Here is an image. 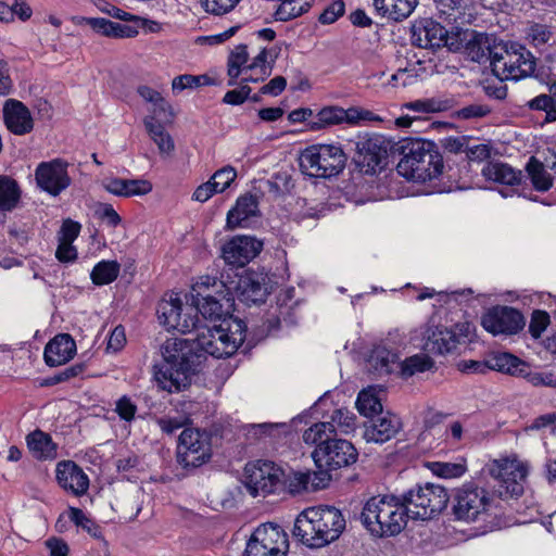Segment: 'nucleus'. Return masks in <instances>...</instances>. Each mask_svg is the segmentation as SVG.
<instances>
[{
  "mask_svg": "<svg viewBox=\"0 0 556 556\" xmlns=\"http://www.w3.org/2000/svg\"><path fill=\"white\" fill-rule=\"evenodd\" d=\"M160 323L168 330H177L181 333L195 331L191 350L203 352L215 358L232 355L245 339V324L229 316L223 318L218 326L208 327L199 325L192 305L184 306L177 293H170L164 298L157 306Z\"/></svg>",
  "mask_w": 556,
  "mask_h": 556,
  "instance_id": "nucleus-1",
  "label": "nucleus"
},
{
  "mask_svg": "<svg viewBox=\"0 0 556 556\" xmlns=\"http://www.w3.org/2000/svg\"><path fill=\"white\" fill-rule=\"evenodd\" d=\"M344 529L345 519L339 509L308 507L296 517L293 535L308 547L320 548L338 540Z\"/></svg>",
  "mask_w": 556,
  "mask_h": 556,
  "instance_id": "nucleus-2",
  "label": "nucleus"
},
{
  "mask_svg": "<svg viewBox=\"0 0 556 556\" xmlns=\"http://www.w3.org/2000/svg\"><path fill=\"white\" fill-rule=\"evenodd\" d=\"M407 518L402 497L394 495L370 497L361 515L365 528L379 538L399 534L405 528Z\"/></svg>",
  "mask_w": 556,
  "mask_h": 556,
  "instance_id": "nucleus-3",
  "label": "nucleus"
},
{
  "mask_svg": "<svg viewBox=\"0 0 556 556\" xmlns=\"http://www.w3.org/2000/svg\"><path fill=\"white\" fill-rule=\"evenodd\" d=\"M185 349V342L177 339L167 340L162 346L163 362L154 372L155 381L162 390L173 393L189 386L197 365Z\"/></svg>",
  "mask_w": 556,
  "mask_h": 556,
  "instance_id": "nucleus-4",
  "label": "nucleus"
},
{
  "mask_svg": "<svg viewBox=\"0 0 556 556\" xmlns=\"http://www.w3.org/2000/svg\"><path fill=\"white\" fill-rule=\"evenodd\" d=\"M405 153L397 164V173L409 180H431L443 169L440 154L434 143L420 139L412 140L405 146Z\"/></svg>",
  "mask_w": 556,
  "mask_h": 556,
  "instance_id": "nucleus-5",
  "label": "nucleus"
},
{
  "mask_svg": "<svg viewBox=\"0 0 556 556\" xmlns=\"http://www.w3.org/2000/svg\"><path fill=\"white\" fill-rule=\"evenodd\" d=\"M490 65L493 74L501 80H519L534 73L536 62L522 45L500 42L490 51Z\"/></svg>",
  "mask_w": 556,
  "mask_h": 556,
  "instance_id": "nucleus-6",
  "label": "nucleus"
},
{
  "mask_svg": "<svg viewBox=\"0 0 556 556\" xmlns=\"http://www.w3.org/2000/svg\"><path fill=\"white\" fill-rule=\"evenodd\" d=\"M346 155L337 144H316L306 148L300 156L302 173L317 178H331L343 170Z\"/></svg>",
  "mask_w": 556,
  "mask_h": 556,
  "instance_id": "nucleus-7",
  "label": "nucleus"
},
{
  "mask_svg": "<svg viewBox=\"0 0 556 556\" xmlns=\"http://www.w3.org/2000/svg\"><path fill=\"white\" fill-rule=\"evenodd\" d=\"M402 501L408 518L426 520L446 507L448 494L443 486L427 483L409 490Z\"/></svg>",
  "mask_w": 556,
  "mask_h": 556,
  "instance_id": "nucleus-8",
  "label": "nucleus"
},
{
  "mask_svg": "<svg viewBox=\"0 0 556 556\" xmlns=\"http://www.w3.org/2000/svg\"><path fill=\"white\" fill-rule=\"evenodd\" d=\"M492 502V495L484 488L466 482L454 491L453 514L458 520L472 522L489 513Z\"/></svg>",
  "mask_w": 556,
  "mask_h": 556,
  "instance_id": "nucleus-9",
  "label": "nucleus"
},
{
  "mask_svg": "<svg viewBox=\"0 0 556 556\" xmlns=\"http://www.w3.org/2000/svg\"><path fill=\"white\" fill-rule=\"evenodd\" d=\"M224 285L215 278L204 277L193 287L195 294H191V305L194 308V315L201 314L204 319L215 321L222 319L226 309L222 301L230 303L231 299L223 294ZM230 305H228L229 307Z\"/></svg>",
  "mask_w": 556,
  "mask_h": 556,
  "instance_id": "nucleus-10",
  "label": "nucleus"
},
{
  "mask_svg": "<svg viewBox=\"0 0 556 556\" xmlns=\"http://www.w3.org/2000/svg\"><path fill=\"white\" fill-rule=\"evenodd\" d=\"M244 485L252 496L277 491L285 481V471L269 460H255L244 467Z\"/></svg>",
  "mask_w": 556,
  "mask_h": 556,
  "instance_id": "nucleus-11",
  "label": "nucleus"
},
{
  "mask_svg": "<svg viewBox=\"0 0 556 556\" xmlns=\"http://www.w3.org/2000/svg\"><path fill=\"white\" fill-rule=\"evenodd\" d=\"M288 548L286 532L277 525L263 523L251 534L243 556H287Z\"/></svg>",
  "mask_w": 556,
  "mask_h": 556,
  "instance_id": "nucleus-12",
  "label": "nucleus"
},
{
  "mask_svg": "<svg viewBox=\"0 0 556 556\" xmlns=\"http://www.w3.org/2000/svg\"><path fill=\"white\" fill-rule=\"evenodd\" d=\"M488 472L504 489V491H500L501 495L505 494L513 497L523 493L529 466L515 456L506 457L491 462L488 465Z\"/></svg>",
  "mask_w": 556,
  "mask_h": 556,
  "instance_id": "nucleus-13",
  "label": "nucleus"
},
{
  "mask_svg": "<svg viewBox=\"0 0 556 556\" xmlns=\"http://www.w3.org/2000/svg\"><path fill=\"white\" fill-rule=\"evenodd\" d=\"M212 457L211 438L205 431L186 428L179 435L177 459L184 468H197Z\"/></svg>",
  "mask_w": 556,
  "mask_h": 556,
  "instance_id": "nucleus-14",
  "label": "nucleus"
},
{
  "mask_svg": "<svg viewBox=\"0 0 556 556\" xmlns=\"http://www.w3.org/2000/svg\"><path fill=\"white\" fill-rule=\"evenodd\" d=\"M312 456L318 468L332 470L353 465L358 453L350 441L334 438L326 445L316 447Z\"/></svg>",
  "mask_w": 556,
  "mask_h": 556,
  "instance_id": "nucleus-15",
  "label": "nucleus"
},
{
  "mask_svg": "<svg viewBox=\"0 0 556 556\" xmlns=\"http://www.w3.org/2000/svg\"><path fill=\"white\" fill-rule=\"evenodd\" d=\"M68 166L62 159L39 163L35 169L37 186L50 195L61 194L72 184Z\"/></svg>",
  "mask_w": 556,
  "mask_h": 556,
  "instance_id": "nucleus-16",
  "label": "nucleus"
},
{
  "mask_svg": "<svg viewBox=\"0 0 556 556\" xmlns=\"http://www.w3.org/2000/svg\"><path fill=\"white\" fill-rule=\"evenodd\" d=\"M481 325L493 336H513L525 326L522 314L509 306H494L481 317Z\"/></svg>",
  "mask_w": 556,
  "mask_h": 556,
  "instance_id": "nucleus-17",
  "label": "nucleus"
},
{
  "mask_svg": "<svg viewBox=\"0 0 556 556\" xmlns=\"http://www.w3.org/2000/svg\"><path fill=\"white\" fill-rule=\"evenodd\" d=\"M263 243L249 236H237L223 247L225 262L242 267L252 261L262 250Z\"/></svg>",
  "mask_w": 556,
  "mask_h": 556,
  "instance_id": "nucleus-18",
  "label": "nucleus"
},
{
  "mask_svg": "<svg viewBox=\"0 0 556 556\" xmlns=\"http://www.w3.org/2000/svg\"><path fill=\"white\" fill-rule=\"evenodd\" d=\"M55 476L59 485L73 495L80 496L88 491V476L72 460L60 462L56 465Z\"/></svg>",
  "mask_w": 556,
  "mask_h": 556,
  "instance_id": "nucleus-19",
  "label": "nucleus"
},
{
  "mask_svg": "<svg viewBox=\"0 0 556 556\" xmlns=\"http://www.w3.org/2000/svg\"><path fill=\"white\" fill-rule=\"evenodd\" d=\"M401 429V419L394 414L387 413L367 421L363 437L367 442L381 444L394 438Z\"/></svg>",
  "mask_w": 556,
  "mask_h": 556,
  "instance_id": "nucleus-20",
  "label": "nucleus"
},
{
  "mask_svg": "<svg viewBox=\"0 0 556 556\" xmlns=\"http://www.w3.org/2000/svg\"><path fill=\"white\" fill-rule=\"evenodd\" d=\"M3 119L7 128L16 136H24L34 129L30 111L21 101L9 99L3 105Z\"/></svg>",
  "mask_w": 556,
  "mask_h": 556,
  "instance_id": "nucleus-21",
  "label": "nucleus"
},
{
  "mask_svg": "<svg viewBox=\"0 0 556 556\" xmlns=\"http://www.w3.org/2000/svg\"><path fill=\"white\" fill-rule=\"evenodd\" d=\"M446 29L433 20H422L413 25L412 42L424 49H438L443 47Z\"/></svg>",
  "mask_w": 556,
  "mask_h": 556,
  "instance_id": "nucleus-22",
  "label": "nucleus"
},
{
  "mask_svg": "<svg viewBox=\"0 0 556 556\" xmlns=\"http://www.w3.org/2000/svg\"><path fill=\"white\" fill-rule=\"evenodd\" d=\"M76 353V343L67 333L55 336L45 348V361L48 366L55 367L71 361Z\"/></svg>",
  "mask_w": 556,
  "mask_h": 556,
  "instance_id": "nucleus-23",
  "label": "nucleus"
},
{
  "mask_svg": "<svg viewBox=\"0 0 556 556\" xmlns=\"http://www.w3.org/2000/svg\"><path fill=\"white\" fill-rule=\"evenodd\" d=\"M265 278L254 274L243 275L236 286L238 299L250 305L263 303L267 295Z\"/></svg>",
  "mask_w": 556,
  "mask_h": 556,
  "instance_id": "nucleus-24",
  "label": "nucleus"
},
{
  "mask_svg": "<svg viewBox=\"0 0 556 556\" xmlns=\"http://www.w3.org/2000/svg\"><path fill=\"white\" fill-rule=\"evenodd\" d=\"M390 142L380 135H371L357 142V150L368 166H377L388 154Z\"/></svg>",
  "mask_w": 556,
  "mask_h": 556,
  "instance_id": "nucleus-25",
  "label": "nucleus"
},
{
  "mask_svg": "<svg viewBox=\"0 0 556 556\" xmlns=\"http://www.w3.org/2000/svg\"><path fill=\"white\" fill-rule=\"evenodd\" d=\"M257 213V201L253 195L245 194L239 197L235 206L227 213V228L235 229L237 227H245L250 217Z\"/></svg>",
  "mask_w": 556,
  "mask_h": 556,
  "instance_id": "nucleus-26",
  "label": "nucleus"
},
{
  "mask_svg": "<svg viewBox=\"0 0 556 556\" xmlns=\"http://www.w3.org/2000/svg\"><path fill=\"white\" fill-rule=\"evenodd\" d=\"M418 0H374L376 12L395 22L407 18L415 10Z\"/></svg>",
  "mask_w": 556,
  "mask_h": 556,
  "instance_id": "nucleus-27",
  "label": "nucleus"
},
{
  "mask_svg": "<svg viewBox=\"0 0 556 556\" xmlns=\"http://www.w3.org/2000/svg\"><path fill=\"white\" fill-rule=\"evenodd\" d=\"M482 176L491 181L515 186L521 181L522 173L502 162H489L482 167Z\"/></svg>",
  "mask_w": 556,
  "mask_h": 556,
  "instance_id": "nucleus-28",
  "label": "nucleus"
},
{
  "mask_svg": "<svg viewBox=\"0 0 556 556\" xmlns=\"http://www.w3.org/2000/svg\"><path fill=\"white\" fill-rule=\"evenodd\" d=\"M27 445L38 459H54L58 456V445L48 433L41 430H36L27 435Z\"/></svg>",
  "mask_w": 556,
  "mask_h": 556,
  "instance_id": "nucleus-29",
  "label": "nucleus"
},
{
  "mask_svg": "<svg viewBox=\"0 0 556 556\" xmlns=\"http://www.w3.org/2000/svg\"><path fill=\"white\" fill-rule=\"evenodd\" d=\"M455 334L446 328H435L425 342L426 351L434 354H445L456 348Z\"/></svg>",
  "mask_w": 556,
  "mask_h": 556,
  "instance_id": "nucleus-30",
  "label": "nucleus"
},
{
  "mask_svg": "<svg viewBox=\"0 0 556 556\" xmlns=\"http://www.w3.org/2000/svg\"><path fill=\"white\" fill-rule=\"evenodd\" d=\"M88 23L94 30L109 37L132 38L138 34L135 27L112 22L103 17L89 18Z\"/></svg>",
  "mask_w": 556,
  "mask_h": 556,
  "instance_id": "nucleus-31",
  "label": "nucleus"
},
{
  "mask_svg": "<svg viewBox=\"0 0 556 556\" xmlns=\"http://www.w3.org/2000/svg\"><path fill=\"white\" fill-rule=\"evenodd\" d=\"M143 124L149 136L157 146L160 153L166 156L170 155L175 150V143L164 127L161 124H156L153 117H146Z\"/></svg>",
  "mask_w": 556,
  "mask_h": 556,
  "instance_id": "nucleus-32",
  "label": "nucleus"
},
{
  "mask_svg": "<svg viewBox=\"0 0 556 556\" xmlns=\"http://www.w3.org/2000/svg\"><path fill=\"white\" fill-rule=\"evenodd\" d=\"M137 92L146 102L152 105L151 112L154 119L156 117H166L173 115L170 104L157 90L147 85H141L137 88Z\"/></svg>",
  "mask_w": 556,
  "mask_h": 556,
  "instance_id": "nucleus-33",
  "label": "nucleus"
},
{
  "mask_svg": "<svg viewBox=\"0 0 556 556\" xmlns=\"http://www.w3.org/2000/svg\"><path fill=\"white\" fill-rule=\"evenodd\" d=\"M371 367L379 374H390L399 368V356L386 346H377L369 357Z\"/></svg>",
  "mask_w": 556,
  "mask_h": 556,
  "instance_id": "nucleus-34",
  "label": "nucleus"
},
{
  "mask_svg": "<svg viewBox=\"0 0 556 556\" xmlns=\"http://www.w3.org/2000/svg\"><path fill=\"white\" fill-rule=\"evenodd\" d=\"M334 434V425L332 422L321 421L314 424L304 431L303 441L306 444L321 447L332 441Z\"/></svg>",
  "mask_w": 556,
  "mask_h": 556,
  "instance_id": "nucleus-35",
  "label": "nucleus"
},
{
  "mask_svg": "<svg viewBox=\"0 0 556 556\" xmlns=\"http://www.w3.org/2000/svg\"><path fill=\"white\" fill-rule=\"evenodd\" d=\"M248 61L249 52L245 45H239L230 52L227 62L228 86H235L238 77L242 73H247V70L243 68L248 65Z\"/></svg>",
  "mask_w": 556,
  "mask_h": 556,
  "instance_id": "nucleus-36",
  "label": "nucleus"
},
{
  "mask_svg": "<svg viewBox=\"0 0 556 556\" xmlns=\"http://www.w3.org/2000/svg\"><path fill=\"white\" fill-rule=\"evenodd\" d=\"M526 364L509 353H500L488 361V369L509 375H523Z\"/></svg>",
  "mask_w": 556,
  "mask_h": 556,
  "instance_id": "nucleus-37",
  "label": "nucleus"
},
{
  "mask_svg": "<svg viewBox=\"0 0 556 556\" xmlns=\"http://www.w3.org/2000/svg\"><path fill=\"white\" fill-rule=\"evenodd\" d=\"M342 124V108L337 105L325 106L309 121L308 128L317 131L327 127Z\"/></svg>",
  "mask_w": 556,
  "mask_h": 556,
  "instance_id": "nucleus-38",
  "label": "nucleus"
},
{
  "mask_svg": "<svg viewBox=\"0 0 556 556\" xmlns=\"http://www.w3.org/2000/svg\"><path fill=\"white\" fill-rule=\"evenodd\" d=\"M376 388L369 387L359 392L356 400V407L361 415L371 417L382 413L381 399Z\"/></svg>",
  "mask_w": 556,
  "mask_h": 556,
  "instance_id": "nucleus-39",
  "label": "nucleus"
},
{
  "mask_svg": "<svg viewBox=\"0 0 556 556\" xmlns=\"http://www.w3.org/2000/svg\"><path fill=\"white\" fill-rule=\"evenodd\" d=\"M493 47L490 46L489 37L482 33L472 31L468 43L466 45V53L475 62H481L488 58L490 60V51Z\"/></svg>",
  "mask_w": 556,
  "mask_h": 556,
  "instance_id": "nucleus-40",
  "label": "nucleus"
},
{
  "mask_svg": "<svg viewBox=\"0 0 556 556\" xmlns=\"http://www.w3.org/2000/svg\"><path fill=\"white\" fill-rule=\"evenodd\" d=\"M312 0H281L275 11L276 21L287 22L307 12Z\"/></svg>",
  "mask_w": 556,
  "mask_h": 556,
  "instance_id": "nucleus-41",
  "label": "nucleus"
},
{
  "mask_svg": "<svg viewBox=\"0 0 556 556\" xmlns=\"http://www.w3.org/2000/svg\"><path fill=\"white\" fill-rule=\"evenodd\" d=\"M119 268L116 261H101L93 267L90 274L91 280L98 286L109 285L117 278Z\"/></svg>",
  "mask_w": 556,
  "mask_h": 556,
  "instance_id": "nucleus-42",
  "label": "nucleus"
},
{
  "mask_svg": "<svg viewBox=\"0 0 556 556\" xmlns=\"http://www.w3.org/2000/svg\"><path fill=\"white\" fill-rule=\"evenodd\" d=\"M432 367L433 362L426 354H416L399 363L401 376L406 378L430 370Z\"/></svg>",
  "mask_w": 556,
  "mask_h": 556,
  "instance_id": "nucleus-43",
  "label": "nucleus"
},
{
  "mask_svg": "<svg viewBox=\"0 0 556 556\" xmlns=\"http://www.w3.org/2000/svg\"><path fill=\"white\" fill-rule=\"evenodd\" d=\"M213 80L210 76L203 74V75H190V74H184L176 76L172 80V91L174 94H179L184 90L187 89H197L202 86H208L212 85Z\"/></svg>",
  "mask_w": 556,
  "mask_h": 556,
  "instance_id": "nucleus-44",
  "label": "nucleus"
},
{
  "mask_svg": "<svg viewBox=\"0 0 556 556\" xmlns=\"http://www.w3.org/2000/svg\"><path fill=\"white\" fill-rule=\"evenodd\" d=\"M527 172L534 188L539 191H546L552 187V179L543 164L535 157H531L527 164Z\"/></svg>",
  "mask_w": 556,
  "mask_h": 556,
  "instance_id": "nucleus-45",
  "label": "nucleus"
},
{
  "mask_svg": "<svg viewBox=\"0 0 556 556\" xmlns=\"http://www.w3.org/2000/svg\"><path fill=\"white\" fill-rule=\"evenodd\" d=\"M17 200L16 182L8 177H0V211L11 210Z\"/></svg>",
  "mask_w": 556,
  "mask_h": 556,
  "instance_id": "nucleus-46",
  "label": "nucleus"
},
{
  "mask_svg": "<svg viewBox=\"0 0 556 556\" xmlns=\"http://www.w3.org/2000/svg\"><path fill=\"white\" fill-rule=\"evenodd\" d=\"M553 37L552 28L543 24H532L526 30V38L535 48L545 46Z\"/></svg>",
  "mask_w": 556,
  "mask_h": 556,
  "instance_id": "nucleus-47",
  "label": "nucleus"
},
{
  "mask_svg": "<svg viewBox=\"0 0 556 556\" xmlns=\"http://www.w3.org/2000/svg\"><path fill=\"white\" fill-rule=\"evenodd\" d=\"M356 417L355 415L346 408L336 409L331 415V420L334 425V433L337 431L341 433H349L355 428Z\"/></svg>",
  "mask_w": 556,
  "mask_h": 556,
  "instance_id": "nucleus-48",
  "label": "nucleus"
},
{
  "mask_svg": "<svg viewBox=\"0 0 556 556\" xmlns=\"http://www.w3.org/2000/svg\"><path fill=\"white\" fill-rule=\"evenodd\" d=\"M432 472L444 479H454L462 477L467 467L465 463H443L437 462L431 465Z\"/></svg>",
  "mask_w": 556,
  "mask_h": 556,
  "instance_id": "nucleus-49",
  "label": "nucleus"
},
{
  "mask_svg": "<svg viewBox=\"0 0 556 556\" xmlns=\"http://www.w3.org/2000/svg\"><path fill=\"white\" fill-rule=\"evenodd\" d=\"M68 518L77 527H80L85 531H87L91 536L99 538L101 535V530L99 526L96 525V522L92 521L89 517H87L81 509L76 507H70Z\"/></svg>",
  "mask_w": 556,
  "mask_h": 556,
  "instance_id": "nucleus-50",
  "label": "nucleus"
},
{
  "mask_svg": "<svg viewBox=\"0 0 556 556\" xmlns=\"http://www.w3.org/2000/svg\"><path fill=\"white\" fill-rule=\"evenodd\" d=\"M237 178V170L235 167L227 165L217 169L212 176L211 180L214 182L217 191L223 193Z\"/></svg>",
  "mask_w": 556,
  "mask_h": 556,
  "instance_id": "nucleus-51",
  "label": "nucleus"
},
{
  "mask_svg": "<svg viewBox=\"0 0 556 556\" xmlns=\"http://www.w3.org/2000/svg\"><path fill=\"white\" fill-rule=\"evenodd\" d=\"M240 0H201L205 12L213 15H224L232 11Z\"/></svg>",
  "mask_w": 556,
  "mask_h": 556,
  "instance_id": "nucleus-52",
  "label": "nucleus"
},
{
  "mask_svg": "<svg viewBox=\"0 0 556 556\" xmlns=\"http://www.w3.org/2000/svg\"><path fill=\"white\" fill-rule=\"evenodd\" d=\"M471 30L458 29L456 33H448L446 30V38L443 39V47H447L451 51L466 50V45L471 36Z\"/></svg>",
  "mask_w": 556,
  "mask_h": 556,
  "instance_id": "nucleus-53",
  "label": "nucleus"
},
{
  "mask_svg": "<svg viewBox=\"0 0 556 556\" xmlns=\"http://www.w3.org/2000/svg\"><path fill=\"white\" fill-rule=\"evenodd\" d=\"M156 425L165 434H173L176 430L185 427L189 422L186 416H164L155 419Z\"/></svg>",
  "mask_w": 556,
  "mask_h": 556,
  "instance_id": "nucleus-54",
  "label": "nucleus"
},
{
  "mask_svg": "<svg viewBox=\"0 0 556 556\" xmlns=\"http://www.w3.org/2000/svg\"><path fill=\"white\" fill-rule=\"evenodd\" d=\"M549 315L544 311H534L529 324V332L534 339H539L549 325Z\"/></svg>",
  "mask_w": 556,
  "mask_h": 556,
  "instance_id": "nucleus-55",
  "label": "nucleus"
},
{
  "mask_svg": "<svg viewBox=\"0 0 556 556\" xmlns=\"http://www.w3.org/2000/svg\"><path fill=\"white\" fill-rule=\"evenodd\" d=\"M376 119L372 112L363 110L356 106H351L346 110L342 108V124L356 125L361 121H374Z\"/></svg>",
  "mask_w": 556,
  "mask_h": 556,
  "instance_id": "nucleus-56",
  "label": "nucleus"
},
{
  "mask_svg": "<svg viewBox=\"0 0 556 556\" xmlns=\"http://www.w3.org/2000/svg\"><path fill=\"white\" fill-rule=\"evenodd\" d=\"M115 412L121 419L130 422L135 419L137 405L130 397L124 395L116 401Z\"/></svg>",
  "mask_w": 556,
  "mask_h": 556,
  "instance_id": "nucleus-57",
  "label": "nucleus"
},
{
  "mask_svg": "<svg viewBox=\"0 0 556 556\" xmlns=\"http://www.w3.org/2000/svg\"><path fill=\"white\" fill-rule=\"evenodd\" d=\"M523 375L534 387H549L556 389V375L552 371H525Z\"/></svg>",
  "mask_w": 556,
  "mask_h": 556,
  "instance_id": "nucleus-58",
  "label": "nucleus"
},
{
  "mask_svg": "<svg viewBox=\"0 0 556 556\" xmlns=\"http://www.w3.org/2000/svg\"><path fill=\"white\" fill-rule=\"evenodd\" d=\"M268 52L264 48L243 70L248 72H260L261 77H268L271 73V66L267 64Z\"/></svg>",
  "mask_w": 556,
  "mask_h": 556,
  "instance_id": "nucleus-59",
  "label": "nucleus"
},
{
  "mask_svg": "<svg viewBox=\"0 0 556 556\" xmlns=\"http://www.w3.org/2000/svg\"><path fill=\"white\" fill-rule=\"evenodd\" d=\"M306 479H308L309 482V490L315 491L326 488L331 476L328 470L319 468L317 471H306Z\"/></svg>",
  "mask_w": 556,
  "mask_h": 556,
  "instance_id": "nucleus-60",
  "label": "nucleus"
},
{
  "mask_svg": "<svg viewBox=\"0 0 556 556\" xmlns=\"http://www.w3.org/2000/svg\"><path fill=\"white\" fill-rule=\"evenodd\" d=\"M344 2L342 0L333 1L319 16L323 24L336 22L344 13Z\"/></svg>",
  "mask_w": 556,
  "mask_h": 556,
  "instance_id": "nucleus-61",
  "label": "nucleus"
},
{
  "mask_svg": "<svg viewBox=\"0 0 556 556\" xmlns=\"http://www.w3.org/2000/svg\"><path fill=\"white\" fill-rule=\"evenodd\" d=\"M251 88L249 85H240L239 88L229 90L225 93L223 101L227 104H242L250 96Z\"/></svg>",
  "mask_w": 556,
  "mask_h": 556,
  "instance_id": "nucleus-62",
  "label": "nucleus"
},
{
  "mask_svg": "<svg viewBox=\"0 0 556 556\" xmlns=\"http://www.w3.org/2000/svg\"><path fill=\"white\" fill-rule=\"evenodd\" d=\"M152 190L150 181L144 179H126V197L143 195Z\"/></svg>",
  "mask_w": 556,
  "mask_h": 556,
  "instance_id": "nucleus-63",
  "label": "nucleus"
},
{
  "mask_svg": "<svg viewBox=\"0 0 556 556\" xmlns=\"http://www.w3.org/2000/svg\"><path fill=\"white\" fill-rule=\"evenodd\" d=\"M80 232V225L72 219L63 222L59 232V241L73 243Z\"/></svg>",
  "mask_w": 556,
  "mask_h": 556,
  "instance_id": "nucleus-64",
  "label": "nucleus"
}]
</instances>
